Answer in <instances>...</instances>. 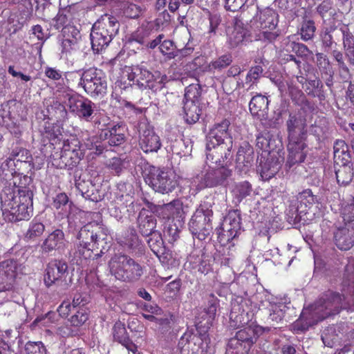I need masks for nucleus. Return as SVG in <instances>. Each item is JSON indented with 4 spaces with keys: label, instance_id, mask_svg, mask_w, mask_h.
Listing matches in <instances>:
<instances>
[{
    "label": "nucleus",
    "instance_id": "1",
    "mask_svg": "<svg viewBox=\"0 0 354 354\" xmlns=\"http://www.w3.org/2000/svg\"><path fill=\"white\" fill-rule=\"evenodd\" d=\"M28 176L15 173L0 194L1 208L5 220L15 222L29 219L33 212V194L26 185Z\"/></svg>",
    "mask_w": 354,
    "mask_h": 354
},
{
    "label": "nucleus",
    "instance_id": "2",
    "mask_svg": "<svg viewBox=\"0 0 354 354\" xmlns=\"http://www.w3.org/2000/svg\"><path fill=\"white\" fill-rule=\"evenodd\" d=\"M101 139L108 140L110 146H118L122 144L124 140L122 129L118 124L111 128L102 130L100 138L92 136L88 138L84 143L81 144L78 138L72 137L65 140L63 143L60 160L53 162L57 167H71L77 165L84 157L86 151H89V155H99L104 151V145Z\"/></svg>",
    "mask_w": 354,
    "mask_h": 354
},
{
    "label": "nucleus",
    "instance_id": "3",
    "mask_svg": "<svg viewBox=\"0 0 354 354\" xmlns=\"http://www.w3.org/2000/svg\"><path fill=\"white\" fill-rule=\"evenodd\" d=\"M342 308V296L329 290L314 304L304 307L299 318L293 323V331L299 333L317 324L330 315L339 313Z\"/></svg>",
    "mask_w": 354,
    "mask_h": 354
},
{
    "label": "nucleus",
    "instance_id": "4",
    "mask_svg": "<svg viewBox=\"0 0 354 354\" xmlns=\"http://www.w3.org/2000/svg\"><path fill=\"white\" fill-rule=\"evenodd\" d=\"M279 23V15L270 8L259 10L250 20V28L254 32L257 40L264 42L274 41L279 36V30H276Z\"/></svg>",
    "mask_w": 354,
    "mask_h": 354
},
{
    "label": "nucleus",
    "instance_id": "5",
    "mask_svg": "<svg viewBox=\"0 0 354 354\" xmlns=\"http://www.w3.org/2000/svg\"><path fill=\"white\" fill-rule=\"evenodd\" d=\"M241 229V217L238 210L228 212L224 218L221 225L217 229L218 239L220 243L224 247L223 254H218L214 259L221 263V265L229 266L233 261V255L226 254L225 248L231 241H233L237 236Z\"/></svg>",
    "mask_w": 354,
    "mask_h": 354
},
{
    "label": "nucleus",
    "instance_id": "6",
    "mask_svg": "<svg viewBox=\"0 0 354 354\" xmlns=\"http://www.w3.org/2000/svg\"><path fill=\"white\" fill-rule=\"evenodd\" d=\"M116 19L109 15H104L93 26L91 40L93 50L100 53L111 42L118 30Z\"/></svg>",
    "mask_w": 354,
    "mask_h": 354
},
{
    "label": "nucleus",
    "instance_id": "7",
    "mask_svg": "<svg viewBox=\"0 0 354 354\" xmlns=\"http://www.w3.org/2000/svg\"><path fill=\"white\" fill-rule=\"evenodd\" d=\"M304 126V122L301 118L293 115H289V120H288V131H289L288 164L289 167L297 162H303L306 158L304 149L306 145L301 138L296 136L297 133H300L302 131Z\"/></svg>",
    "mask_w": 354,
    "mask_h": 354
},
{
    "label": "nucleus",
    "instance_id": "8",
    "mask_svg": "<svg viewBox=\"0 0 354 354\" xmlns=\"http://www.w3.org/2000/svg\"><path fill=\"white\" fill-rule=\"evenodd\" d=\"M230 122L227 120L222 121L221 123L216 124L211 129L207 138V159L212 162H221V158H227L230 149L227 148V152H225L223 157L222 151L225 149L223 146L224 140L229 136V126Z\"/></svg>",
    "mask_w": 354,
    "mask_h": 354
},
{
    "label": "nucleus",
    "instance_id": "9",
    "mask_svg": "<svg viewBox=\"0 0 354 354\" xmlns=\"http://www.w3.org/2000/svg\"><path fill=\"white\" fill-rule=\"evenodd\" d=\"M109 268L112 275L124 281H137L144 273L143 267L127 255L113 257Z\"/></svg>",
    "mask_w": 354,
    "mask_h": 354
},
{
    "label": "nucleus",
    "instance_id": "10",
    "mask_svg": "<svg viewBox=\"0 0 354 354\" xmlns=\"http://www.w3.org/2000/svg\"><path fill=\"white\" fill-rule=\"evenodd\" d=\"M212 203L203 201L196 209L189 222V229L194 238L205 240L212 232Z\"/></svg>",
    "mask_w": 354,
    "mask_h": 354
},
{
    "label": "nucleus",
    "instance_id": "11",
    "mask_svg": "<svg viewBox=\"0 0 354 354\" xmlns=\"http://www.w3.org/2000/svg\"><path fill=\"white\" fill-rule=\"evenodd\" d=\"M231 176L232 170L226 167L212 169L205 173L202 171L190 181L189 193L195 196L199 191L206 187H213L223 184Z\"/></svg>",
    "mask_w": 354,
    "mask_h": 354
},
{
    "label": "nucleus",
    "instance_id": "12",
    "mask_svg": "<svg viewBox=\"0 0 354 354\" xmlns=\"http://www.w3.org/2000/svg\"><path fill=\"white\" fill-rule=\"evenodd\" d=\"M80 78L78 85L91 96L104 93L107 89V82L102 71L96 68L80 70L74 73Z\"/></svg>",
    "mask_w": 354,
    "mask_h": 354
},
{
    "label": "nucleus",
    "instance_id": "13",
    "mask_svg": "<svg viewBox=\"0 0 354 354\" xmlns=\"http://www.w3.org/2000/svg\"><path fill=\"white\" fill-rule=\"evenodd\" d=\"M257 306H252L250 299L235 297L231 304L230 326L238 328L248 325L252 321Z\"/></svg>",
    "mask_w": 354,
    "mask_h": 354
},
{
    "label": "nucleus",
    "instance_id": "14",
    "mask_svg": "<svg viewBox=\"0 0 354 354\" xmlns=\"http://www.w3.org/2000/svg\"><path fill=\"white\" fill-rule=\"evenodd\" d=\"M129 80L136 82L140 86L149 88L155 91L162 89L167 82V76L160 71L151 73L144 66L133 68Z\"/></svg>",
    "mask_w": 354,
    "mask_h": 354
},
{
    "label": "nucleus",
    "instance_id": "15",
    "mask_svg": "<svg viewBox=\"0 0 354 354\" xmlns=\"http://www.w3.org/2000/svg\"><path fill=\"white\" fill-rule=\"evenodd\" d=\"M201 91L198 84H191L186 87L183 100V111L185 121L194 124L198 121L201 115L200 97Z\"/></svg>",
    "mask_w": 354,
    "mask_h": 354
},
{
    "label": "nucleus",
    "instance_id": "16",
    "mask_svg": "<svg viewBox=\"0 0 354 354\" xmlns=\"http://www.w3.org/2000/svg\"><path fill=\"white\" fill-rule=\"evenodd\" d=\"M145 182L156 192L167 194L178 185L176 176L172 171L160 170L156 167L151 168L149 174L145 176Z\"/></svg>",
    "mask_w": 354,
    "mask_h": 354
},
{
    "label": "nucleus",
    "instance_id": "17",
    "mask_svg": "<svg viewBox=\"0 0 354 354\" xmlns=\"http://www.w3.org/2000/svg\"><path fill=\"white\" fill-rule=\"evenodd\" d=\"M138 221L140 231L144 236H150V234H153V238H150L148 240V244L155 254L158 253L159 248L162 245V241L160 235L154 234L156 220L153 214L148 209H142L140 212Z\"/></svg>",
    "mask_w": 354,
    "mask_h": 354
},
{
    "label": "nucleus",
    "instance_id": "18",
    "mask_svg": "<svg viewBox=\"0 0 354 354\" xmlns=\"http://www.w3.org/2000/svg\"><path fill=\"white\" fill-rule=\"evenodd\" d=\"M250 329V326L248 325L236 333L235 336L228 341L226 354H247L248 353L254 342Z\"/></svg>",
    "mask_w": 354,
    "mask_h": 354
},
{
    "label": "nucleus",
    "instance_id": "19",
    "mask_svg": "<svg viewBox=\"0 0 354 354\" xmlns=\"http://www.w3.org/2000/svg\"><path fill=\"white\" fill-rule=\"evenodd\" d=\"M66 106L71 113L86 121H89L94 111V103L91 100L78 95L68 96L67 101H66Z\"/></svg>",
    "mask_w": 354,
    "mask_h": 354
},
{
    "label": "nucleus",
    "instance_id": "20",
    "mask_svg": "<svg viewBox=\"0 0 354 354\" xmlns=\"http://www.w3.org/2000/svg\"><path fill=\"white\" fill-rule=\"evenodd\" d=\"M198 345L181 338L178 342V354H212L214 347L208 335H200Z\"/></svg>",
    "mask_w": 354,
    "mask_h": 354
},
{
    "label": "nucleus",
    "instance_id": "21",
    "mask_svg": "<svg viewBox=\"0 0 354 354\" xmlns=\"http://www.w3.org/2000/svg\"><path fill=\"white\" fill-rule=\"evenodd\" d=\"M17 263L9 259L0 263V292L12 290L17 274Z\"/></svg>",
    "mask_w": 354,
    "mask_h": 354
},
{
    "label": "nucleus",
    "instance_id": "22",
    "mask_svg": "<svg viewBox=\"0 0 354 354\" xmlns=\"http://www.w3.org/2000/svg\"><path fill=\"white\" fill-rule=\"evenodd\" d=\"M139 145L144 152L149 153L158 151L160 149L162 143L159 136L153 129L146 126L145 129H141Z\"/></svg>",
    "mask_w": 354,
    "mask_h": 354
},
{
    "label": "nucleus",
    "instance_id": "23",
    "mask_svg": "<svg viewBox=\"0 0 354 354\" xmlns=\"http://www.w3.org/2000/svg\"><path fill=\"white\" fill-rule=\"evenodd\" d=\"M335 241L341 250H348L354 245V220L346 223L339 227L335 233Z\"/></svg>",
    "mask_w": 354,
    "mask_h": 354
},
{
    "label": "nucleus",
    "instance_id": "24",
    "mask_svg": "<svg viewBox=\"0 0 354 354\" xmlns=\"http://www.w3.org/2000/svg\"><path fill=\"white\" fill-rule=\"evenodd\" d=\"M67 264L62 261L54 260L50 261L46 268V274H44V283L46 286H50L65 278L67 274Z\"/></svg>",
    "mask_w": 354,
    "mask_h": 354
},
{
    "label": "nucleus",
    "instance_id": "25",
    "mask_svg": "<svg viewBox=\"0 0 354 354\" xmlns=\"http://www.w3.org/2000/svg\"><path fill=\"white\" fill-rule=\"evenodd\" d=\"M160 216L166 220H172L179 224L185 217L183 203L180 200H174L171 202L160 206L158 209Z\"/></svg>",
    "mask_w": 354,
    "mask_h": 354
},
{
    "label": "nucleus",
    "instance_id": "26",
    "mask_svg": "<svg viewBox=\"0 0 354 354\" xmlns=\"http://www.w3.org/2000/svg\"><path fill=\"white\" fill-rule=\"evenodd\" d=\"M254 151L252 147L247 142L243 143L237 151L236 158V167L241 172H247L252 166Z\"/></svg>",
    "mask_w": 354,
    "mask_h": 354
},
{
    "label": "nucleus",
    "instance_id": "27",
    "mask_svg": "<svg viewBox=\"0 0 354 354\" xmlns=\"http://www.w3.org/2000/svg\"><path fill=\"white\" fill-rule=\"evenodd\" d=\"M262 306L270 311V319L279 322L282 320L286 311L287 306L281 299L270 296L268 299L262 303Z\"/></svg>",
    "mask_w": 354,
    "mask_h": 354
},
{
    "label": "nucleus",
    "instance_id": "28",
    "mask_svg": "<svg viewBox=\"0 0 354 354\" xmlns=\"http://www.w3.org/2000/svg\"><path fill=\"white\" fill-rule=\"evenodd\" d=\"M248 35V30L243 23L239 19H235L232 27L227 29L228 44L231 48H235L243 42Z\"/></svg>",
    "mask_w": 354,
    "mask_h": 354
},
{
    "label": "nucleus",
    "instance_id": "29",
    "mask_svg": "<svg viewBox=\"0 0 354 354\" xmlns=\"http://www.w3.org/2000/svg\"><path fill=\"white\" fill-rule=\"evenodd\" d=\"M71 30L73 38L66 37L64 38L61 42L60 46V56L63 59H68V57L75 52L78 50L77 46V36H80V32L73 27L65 28L64 32L66 30L68 32Z\"/></svg>",
    "mask_w": 354,
    "mask_h": 354
},
{
    "label": "nucleus",
    "instance_id": "30",
    "mask_svg": "<svg viewBox=\"0 0 354 354\" xmlns=\"http://www.w3.org/2000/svg\"><path fill=\"white\" fill-rule=\"evenodd\" d=\"M269 101L266 96L261 94L252 97L249 104L251 114L259 119L266 118L268 112Z\"/></svg>",
    "mask_w": 354,
    "mask_h": 354
},
{
    "label": "nucleus",
    "instance_id": "31",
    "mask_svg": "<svg viewBox=\"0 0 354 354\" xmlns=\"http://www.w3.org/2000/svg\"><path fill=\"white\" fill-rule=\"evenodd\" d=\"M65 245L64 234L60 229H55L47 237L41 248L44 252H50L52 250H60Z\"/></svg>",
    "mask_w": 354,
    "mask_h": 354
},
{
    "label": "nucleus",
    "instance_id": "32",
    "mask_svg": "<svg viewBox=\"0 0 354 354\" xmlns=\"http://www.w3.org/2000/svg\"><path fill=\"white\" fill-rule=\"evenodd\" d=\"M93 226L94 224L93 223L84 225L80 229L77 235L80 246L84 249H87L88 251L91 250L89 247L91 243L92 242L95 245L98 240V235L92 229Z\"/></svg>",
    "mask_w": 354,
    "mask_h": 354
},
{
    "label": "nucleus",
    "instance_id": "33",
    "mask_svg": "<svg viewBox=\"0 0 354 354\" xmlns=\"http://www.w3.org/2000/svg\"><path fill=\"white\" fill-rule=\"evenodd\" d=\"M338 167H336L335 174L337 180L340 185H348L353 178V164L348 160L346 162L342 161V164L336 162Z\"/></svg>",
    "mask_w": 354,
    "mask_h": 354
},
{
    "label": "nucleus",
    "instance_id": "34",
    "mask_svg": "<svg viewBox=\"0 0 354 354\" xmlns=\"http://www.w3.org/2000/svg\"><path fill=\"white\" fill-rule=\"evenodd\" d=\"M281 161L273 157L268 159L265 162L260 163L259 171L263 180H269L274 177L281 168Z\"/></svg>",
    "mask_w": 354,
    "mask_h": 354
},
{
    "label": "nucleus",
    "instance_id": "35",
    "mask_svg": "<svg viewBox=\"0 0 354 354\" xmlns=\"http://www.w3.org/2000/svg\"><path fill=\"white\" fill-rule=\"evenodd\" d=\"M53 207L62 214L63 216H69L76 207L73 205L69 201L67 195L64 193H60L56 195L53 198Z\"/></svg>",
    "mask_w": 354,
    "mask_h": 354
},
{
    "label": "nucleus",
    "instance_id": "36",
    "mask_svg": "<svg viewBox=\"0 0 354 354\" xmlns=\"http://www.w3.org/2000/svg\"><path fill=\"white\" fill-rule=\"evenodd\" d=\"M216 310L217 307L215 304H211L208 306L207 309L203 310V313L206 316V318L205 319V322L204 324H203L202 321H200L196 324V330L199 335H207V332L212 325V322L215 317Z\"/></svg>",
    "mask_w": 354,
    "mask_h": 354
},
{
    "label": "nucleus",
    "instance_id": "37",
    "mask_svg": "<svg viewBox=\"0 0 354 354\" xmlns=\"http://www.w3.org/2000/svg\"><path fill=\"white\" fill-rule=\"evenodd\" d=\"M119 192L116 194V200L118 204L127 206L133 203L131 195V186L127 184L118 185Z\"/></svg>",
    "mask_w": 354,
    "mask_h": 354
},
{
    "label": "nucleus",
    "instance_id": "38",
    "mask_svg": "<svg viewBox=\"0 0 354 354\" xmlns=\"http://www.w3.org/2000/svg\"><path fill=\"white\" fill-rule=\"evenodd\" d=\"M44 232H45V225L41 222L32 221L30 223L25 234V239L28 241H35L42 236Z\"/></svg>",
    "mask_w": 354,
    "mask_h": 354
},
{
    "label": "nucleus",
    "instance_id": "39",
    "mask_svg": "<svg viewBox=\"0 0 354 354\" xmlns=\"http://www.w3.org/2000/svg\"><path fill=\"white\" fill-rule=\"evenodd\" d=\"M339 211L345 223L352 222L354 220V198L350 197L346 203H342Z\"/></svg>",
    "mask_w": 354,
    "mask_h": 354
},
{
    "label": "nucleus",
    "instance_id": "40",
    "mask_svg": "<svg viewBox=\"0 0 354 354\" xmlns=\"http://www.w3.org/2000/svg\"><path fill=\"white\" fill-rule=\"evenodd\" d=\"M232 64V56L225 55L215 61L212 62L208 66V70L211 72L220 71Z\"/></svg>",
    "mask_w": 354,
    "mask_h": 354
},
{
    "label": "nucleus",
    "instance_id": "41",
    "mask_svg": "<svg viewBox=\"0 0 354 354\" xmlns=\"http://www.w3.org/2000/svg\"><path fill=\"white\" fill-rule=\"evenodd\" d=\"M252 192L250 185L248 182L240 183L235 185L232 190L233 194L238 201H241Z\"/></svg>",
    "mask_w": 354,
    "mask_h": 354
},
{
    "label": "nucleus",
    "instance_id": "42",
    "mask_svg": "<svg viewBox=\"0 0 354 354\" xmlns=\"http://www.w3.org/2000/svg\"><path fill=\"white\" fill-rule=\"evenodd\" d=\"M348 147L345 141L339 140H337L334 145V156L335 162H338V160L342 157V160H346V157L348 158Z\"/></svg>",
    "mask_w": 354,
    "mask_h": 354
},
{
    "label": "nucleus",
    "instance_id": "43",
    "mask_svg": "<svg viewBox=\"0 0 354 354\" xmlns=\"http://www.w3.org/2000/svg\"><path fill=\"white\" fill-rule=\"evenodd\" d=\"M319 69L321 72L332 76V68L327 57L322 53L316 54L315 61Z\"/></svg>",
    "mask_w": 354,
    "mask_h": 354
},
{
    "label": "nucleus",
    "instance_id": "44",
    "mask_svg": "<svg viewBox=\"0 0 354 354\" xmlns=\"http://www.w3.org/2000/svg\"><path fill=\"white\" fill-rule=\"evenodd\" d=\"M297 199L301 205L310 208L317 201V197L313 194L310 189L304 190L299 194Z\"/></svg>",
    "mask_w": 354,
    "mask_h": 354
},
{
    "label": "nucleus",
    "instance_id": "45",
    "mask_svg": "<svg viewBox=\"0 0 354 354\" xmlns=\"http://www.w3.org/2000/svg\"><path fill=\"white\" fill-rule=\"evenodd\" d=\"M26 354H46V348L42 342H28L25 346Z\"/></svg>",
    "mask_w": 354,
    "mask_h": 354
},
{
    "label": "nucleus",
    "instance_id": "46",
    "mask_svg": "<svg viewBox=\"0 0 354 354\" xmlns=\"http://www.w3.org/2000/svg\"><path fill=\"white\" fill-rule=\"evenodd\" d=\"M315 26L311 20L304 21L300 28V35L303 40L307 41L311 39L315 33Z\"/></svg>",
    "mask_w": 354,
    "mask_h": 354
},
{
    "label": "nucleus",
    "instance_id": "47",
    "mask_svg": "<svg viewBox=\"0 0 354 354\" xmlns=\"http://www.w3.org/2000/svg\"><path fill=\"white\" fill-rule=\"evenodd\" d=\"M193 0H157L156 6L158 9L160 10L169 3V10L171 12H174L178 8L180 2L189 4Z\"/></svg>",
    "mask_w": 354,
    "mask_h": 354
},
{
    "label": "nucleus",
    "instance_id": "48",
    "mask_svg": "<svg viewBox=\"0 0 354 354\" xmlns=\"http://www.w3.org/2000/svg\"><path fill=\"white\" fill-rule=\"evenodd\" d=\"M335 329L330 326L325 329L322 334V339L325 346L333 347L337 340V335H335Z\"/></svg>",
    "mask_w": 354,
    "mask_h": 354
},
{
    "label": "nucleus",
    "instance_id": "49",
    "mask_svg": "<svg viewBox=\"0 0 354 354\" xmlns=\"http://www.w3.org/2000/svg\"><path fill=\"white\" fill-rule=\"evenodd\" d=\"M343 35V45L344 50L354 48L353 34L349 30L347 26H343L340 28Z\"/></svg>",
    "mask_w": 354,
    "mask_h": 354
},
{
    "label": "nucleus",
    "instance_id": "50",
    "mask_svg": "<svg viewBox=\"0 0 354 354\" xmlns=\"http://www.w3.org/2000/svg\"><path fill=\"white\" fill-rule=\"evenodd\" d=\"M113 335L114 339L120 344L129 338L126 328L121 323H115L114 324L113 328Z\"/></svg>",
    "mask_w": 354,
    "mask_h": 354
},
{
    "label": "nucleus",
    "instance_id": "51",
    "mask_svg": "<svg viewBox=\"0 0 354 354\" xmlns=\"http://www.w3.org/2000/svg\"><path fill=\"white\" fill-rule=\"evenodd\" d=\"M334 30L333 27L324 28L320 34L322 45L325 48H331L334 41L332 36V32Z\"/></svg>",
    "mask_w": 354,
    "mask_h": 354
},
{
    "label": "nucleus",
    "instance_id": "52",
    "mask_svg": "<svg viewBox=\"0 0 354 354\" xmlns=\"http://www.w3.org/2000/svg\"><path fill=\"white\" fill-rule=\"evenodd\" d=\"M88 319V315L87 312L84 309H80L75 315L71 317L70 322L74 326H80L84 324Z\"/></svg>",
    "mask_w": 354,
    "mask_h": 354
},
{
    "label": "nucleus",
    "instance_id": "53",
    "mask_svg": "<svg viewBox=\"0 0 354 354\" xmlns=\"http://www.w3.org/2000/svg\"><path fill=\"white\" fill-rule=\"evenodd\" d=\"M125 162L120 158L113 157L111 158L108 162V167L113 172L118 175L120 174L122 169L124 167Z\"/></svg>",
    "mask_w": 354,
    "mask_h": 354
},
{
    "label": "nucleus",
    "instance_id": "54",
    "mask_svg": "<svg viewBox=\"0 0 354 354\" xmlns=\"http://www.w3.org/2000/svg\"><path fill=\"white\" fill-rule=\"evenodd\" d=\"M295 36L294 35H289L284 38L281 42V48L283 50L288 53H294L295 50V46L297 43L295 41Z\"/></svg>",
    "mask_w": 354,
    "mask_h": 354
},
{
    "label": "nucleus",
    "instance_id": "55",
    "mask_svg": "<svg viewBox=\"0 0 354 354\" xmlns=\"http://www.w3.org/2000/svg\"><path fill=\"white\" fill-rule=\"evenodd\" d=\"M141 8L140 6L133 4L129 3L124 10V14L129 18H136L141 13Z\"/></svg>",
    "mask_w": 354,
    "mask_h": 354
},
{
    "label": "nucleus",
    "instance_id": "56",
    "mask_svg": "<svg viewBox=\"0 0 354 354\" xmlns=\"http://www.w3.org/2000/svg\"><path fill=\"white\" fill-rule=\"evenodd\" d=\"M247 0H225V8L231 12H236L243 8Z\"/></svg>",
    "mask_w": 354,
    "mask_h": 354
},
{
    "label": "nucleus",
    "instance_id": "57",
    "mask_svg": "<svg viewBox=\"0 0 354 354\" xmlns=\"http://www.w3.org/2000/svg\"><path fill=\"white\" fill-rule=\"evenodd\" d=\"M279 1V6L285 10L290 12H296L297 5L299 3V0H277Z\"/></svg>",
    "mask_w": 354,
    "mask_h": 354
},
{
    "label": "nucleus",
    "instance_id": "58",
    "mask_svg": "<svg viewBox=\"0 0 354 354\" xmlns=\"http://www.w3.org/2000/svg\"><path fill=\"white\" fill-rule=\"evenodd\" d=\"M111 97L116 100L118 103L120 104V106H122L123 107H125L126 109H129V110H133L134 113H137L140 112V109L138 108L134 107V105L131 103L130 102L127 101L126 100L120 98L116 92V90L115 89L112 94Z\"/></svg>",
    "mask_w": 354,
    "mask_h": 354
},
{
    "label": "nucleus",
    "instance_id": "59",
    "mask_svg": "<svg viewBox=\"0 0 354 354\" xmlns=\"http://www.w3.org/2000/svg\"><path fill=\"white\" fill-rule=\"evenodd\" d=\"M161 53L168 55L170 58L174 57V44L169 39L164 40L160 46Z\"/></svg>",
    "mask_w": 354,
    "mask_h": 354
},
{
    "label": "nucleus",
    "instance_id": "60",
    "mask_svg": "<svg viewBox=\"0 0 354 354\" xmlns=\"http://www.w3.org/2000/svg\"><path fill=\"white\" fill-rule=\"evenodd\" d=\"M76 188L81 193L82 196L84 198L91 197V194H89V190L87 189L90 185L92 186L90 182H85L81 180H77Z\"/></svg>",
    "mask_w": 354,
    "mask_h": 354
},
{
    "label": "nucleus",
    "instance_id": "61",
    "mask_svg": "<svg viewBox=\"0 0 354 354\" xmlns=\"http://www.w3.org/2000/svg\"><path fill=\"white\" fill-rule=\"evenodd\" d=\"M262 71L263 70L259 66L252 68L247 75L246 82L252 83L254 82L262 73Z\"/></svg>",
    "mask_w": 354,
    "mask_h": 354
},
{
    "label": "nucleus",
    "instance_id": "62",
    "mask_svg": "<svg viewBox=\"0 0 354 354\" xmlns=\"http://www.w3.org/2000/svg\"><path fill=\"white\" fill-rule=\"evenodd\" d=\"M248 325L250 326L252 335L254 337V342H255L257 338L262 335L265 331L269 330L268 328H263L261 326L254 324V323H250Z\"/></svg>",
    "mask_w": 354,
    "mask_h": 354
},
{
    "label": "nucleus",
    "instance_id": "63",
    "mask_svg": "<svg viewBox=\"0 0 354 354\" xmlns=\"http://www.w3.org/2000/svg\"><path fill=\"white\" fill-rule=\"evenodd\" d=\"M71 310V305L68 301H64L57 308V312L62 317H66Z\"/></svg>",
    "mask_w": 354,
    "mask_h": 354
},
{
    "label": "nucleus",
    "instance_id": "64",
    "mask_svg": "<svg viewBox=\"0 0 354 354\" xmlns=\"http://www.w3.org/2000/svg\"><path fill=\"white\" fill-rule=\"evenodd\" d=\"M32 33L37 37V39L43 42L46 39V35L44 32V29L40 25H35L32 28Z\"/></svg>",
    "mask_w": 354,
    "mask_h": 354
}]
</instances>
